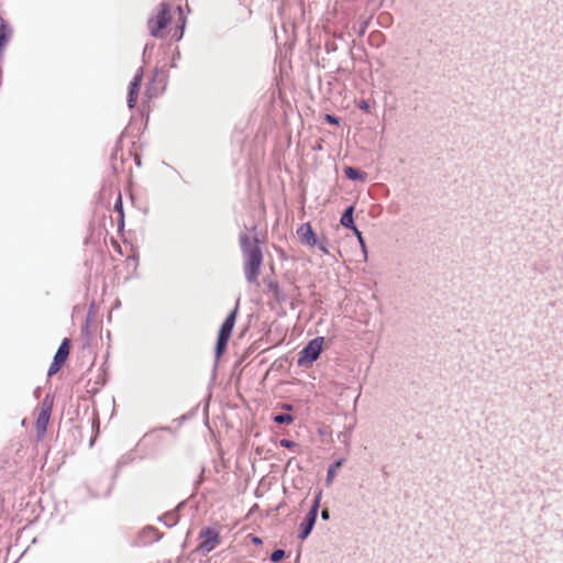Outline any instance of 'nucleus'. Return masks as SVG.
Here are the masks:
<instances>
[{"mask_svg":"<svg viewBox=\"0 0 563 563\" xmlns=\"http://www.w3.org/2000/svg\"><path fill=\"white\" fill-rule=\"evenodd\" d=\"M241 252L244 258L243 271L249 284L257 283L263 264V252L257 238H251L247 232L239 235Z\"/></svg>","mask_w":563,"mask_h":563,"instance_id":"obj_1","label":"nucleus"},{"mask_svg":"<svg viewBox=\"0 0 563 563\" xmlns=\"http://www.w3.org/2000/svg\"><path fill=\"white\" fill-rule=\"evenodd\" d=\"M161 442H162V437L159 434H156L155 432L146 433L137 442L134 450L122 455L118 460L117 467L121 468V467L130 464L131 462L134 461L136 454H137V457L141 460L157 457L159 454L157 446Z\"/></svg>","mask_w":563,"mask_h":563,"instance_id":"obj_2","label":"nucleus"},{"mask_svg":"<svg viewBox=\"0 0 563 563\" xmlns=\"http://www.w3.org/2000/svg\"><path fill=\"white\" fill-rule=\"evenodd\" d=\"M170 21H172L170 7L166 2H162L159 4L158 13L155 16L150 18L147 21L150 34L153 37H157V38L162 37L163 36L162 31L167 27V25L170 23Z\"/></svg>","mask_w":563,"mask_h":563,"instance_id":"obj_3","label":"nucleus"},{"mask_svg":"<svg viewBox=\"0 0 563 563\" xmlns=\"http://www.w3.org/2000/svg\"><path fill=\"white\" fill-rule=\"evenodd\" d=\"M323 343V336H316L310 340L298 354V366H309L314 363L320 357Z\"/></svg>","mask_w":563,"mask_h":563,"instance_id":"obj_4","label":"nucleus"},{"mask_svg":"<svg viewBox=\"0 0 563 563\" xmlns=\"http://www.w3.org/2000/svg\"><path fill=\"white\" fill-rule=\"evenodd\" d=\"M198 550L207 554L213 551L221 541L220 532L214 527H206L199 532Z\"/></svg>","mask_w":563,"mask_h":563,"instance_id":"obj_5","label":"nucleus"},{"mask_svg":"<svg viewBox=\"0 0 563 563\" xmlns=\"http://www.w3.org/2000/svg\"><path fill=\"white\" fill-rule=\"evenodd\" d=\"M167 82V73L161 67H155L153 76L146 88L147 95L151 98L161 96L166 90Z\"/></svg>","mask_w":563,"mask_h":563,"instance_id":"obj_6","label":"nucleus"},{"mask_svg":"<svg viewBox=\"0 0 563 563\" xmlns=\"http://www.w3.org/2000/svg\"><path fill=\"white\" fill-rule=\"evenodd\" d=\"M70 345H71V341L69 338H64L62 340V343L58 346V349L53 357V362L51 363V366L48 368V372H47L48 376L56 374L62 368V366L64 365V363L66 362V360L69 356Z\"/></svg>","mask_w":563,"mask_h":563,"instance_id":"obj_7","label":"nucleus"},{"mask_svg":"<svg viewBox=\"0 0 563 563\" xmlns=\"http://www.w3.org/2000/svg\"><path fill=\"white\" fill-rule=\"evenodd\" d=\"M263 284L266 286V292L269 294L277 303L283 305L287 302L288 295L282 288L278 280L269 277H264Z\"/></svg>","mask_w":563,"mask_h":563,"instance_id":"obj_8","label":"nucleus"},{"mask_svg":"<svg viewBox=\"0 0 563 563\" xmlns=\"http://www.w3.org/2000/svg\"><path fill=\"white\" fill-rule=\"evenodd\" d=\"M297 235L300 242L305 245L313 247L318 244V236L309 222L302 223L297 229Z\"/></svg>","mask_w":563,"mask_h":563,"instance_id":"obj_9","label":"nucleus"},{"mask_svg":"<svg viewBox=\"0 0 563 563\" xmlns=\"http://www.w3.org/2000/svg\"><path fill=\"white\" fill-rule=\"evenodd\" d=\"M318 515L312 511H308L303 520L299 525L297 538L301 541L306 540L312 532L316 525Z\"/></svg>","mask_w":563,"mask_h":563,"instance_id":"obj_10","label":"nucleus"},{"mask_svg":"<svg viewBox=\"0 0 563 563\" xmlns=\"http://www.w3.org/2000/svg\"><path fill=\"white\" fill-rule=\"evenodd\" d=\"M239 302L240 299H238L235 307L229 312L222 322L218 334L231 338L238 318Z\"/></svg>","mask_w":563,"mask_h":563,"instance_id":"obj_11","label":"nucleus"},{"mask_svg":"<svg viewBox=\"0 0 563 563\" xmlns=\"http://www.w3.org/2000/svg\"><path fill=\"white\" fill-rule=\"evenodd\" d=\"M184 505V501L179 503L175 509L166 511L165 514L159 516L158 521L162 522L167 528L175 527L180 519L179 509L183 508Z\"/></svg>","mask_w":563,"mask_h":563,"instance_id":"obj_12","label":"nucleus"},{"mask_svg":"<svg viewBox=\"0 0 563 563\" xmlns=\"http://www.w3.org/2000/svg\"><path fill=\"white\" fill-rule=\"evenodd\" d=\"M141 84L142 81L139 76H134L129 85L126 103L130 109H133L136 106Z\"/></svg>","mask_w":563,"mask_h":563,"instance_id":"obj_13","label":"nucleus"},{"mask_svg":"<svg viewBox=\"0 0 563 563\" xmlns=\"http://www.w3.org/2000/svg\"><path fill=\"white\" fill-rule=\"evenodd\" d=\"M354 206L351 205L346 207L340 218V223L345 229L351 230L352 232H357V227L354 221Z\"/></svg>","mask_w":563,"mask_h":563,"instance_id":"obj_14","label":"nucleus"},{"mask_svg":"<svg viewBox=\"0 0 563 563\" xmlns=\"http://www.w3.org/2000/svg\"><path fill=\"white\" fill-rule=\"evenodd\" d=\"M162 537H163V533H161L158 531V529L153 526H147V527L143 528L142 531L140 532L141 541L144 544L156 542V541L161 540Z\"/></svg>","mask_w":563,"mask_h":563,"instance_id":"obj_15","label":"nucleus"},{"mask_svg":"<svg viewBox=\"0 0 563 563\" xmlns=\"http://www.w3.org/2000/svg\"><path fill=\"white\" fill-rule=\"evenodd\" d=\"M12 27L11 25L1 19L0 21V56L3 54V51L5 48V45L10 41L12 36Z\"/></svg>","mask_w":563,"mask_h":563,"instance_id":"obj_16","label":"nucleus"},{"mask_svg":"<svg viewBox=\"0 0 563 563\" xmlns=\"http://www.w3.org/2000/svg\"><path fill=\"white\" fill-rule=\"evenodd\" d=\"M49 418V413L38 412L35 421V432L38 439H42L45 435Z\"/></svg>","mask_w":563,"mask_h":563,"instance_id":"obj_17","label":"nucleus"},{"mask_svg":"<svg viewBox=\"0 0 563 563\" xmlns=\"http://www.w3.org/2000/svg\"><path fill=\"white\" fill-rule=\"evenodd\" d=\"M343 172L345 177L353 181H364L367 178V174L365 172L353 166H345Z\"/></svg>","mask_w":563,"mask_h":563,"instance_id":"obj_18","label":"nucleus"},{"mask_svg":"<svg viewBox=\"0 0 563 563\" xmlns=\"http://www.w3.org/2000/svg\"><path fill=\"white\" fill-rule=\"evenodd\" d=\"M344 463V460L343 459H339L336 461H334L332 464L329 465L328 470H327V476H325V485L329 487L335 475H336V472L343 465Z\"/></svg>","mask_w":563,"mask_h":563,"instance_id":"obj_19","label":"nucleus"},{"mask_svg":"<svg viewBox=\"0 0 563 563\" xmlns=\"http://www.w3.org/2000/svg\"><path fill=\"white\" fill-rule=\"evenodd\" d=\"M229 340H230V338L218 334L216 346H214V355H216L217 360H219L222 356V354L225 352V350L228 347Z\"/></svg>","mask_w":563,"mask_h":563,"instance_id":"obj_20","label":"nucleus"},{"mask_svg":"<svg viewBox=\"0 0 563 563\" xmlns=\"http://www.w3.org/2000/svg\"><path fill=\"white\" fill-rule=\"evenodd\" d=\"M272 420L279 426L290 424L295 421V417L288 412L275 413L272 416Z\"/></svg>","mask_w":563,"mask_h":563,"instance_id":"obj_21","label":"nucleus"},{"mask_svg":"<svg viewBox=\"0 0 563 563\" xmlns=\"http://www.w3.org/2000/svg\"><path fill=\"white\" fill-rule=\"evenodd\" d=\"M113 210H114V212H117L119 214V228H123V225H124V212H123L122 196H121L120 192L118 194L117 200H115L114 206H113Z\"/></svg>","mask_w":563,"mask_h":563,"instance_id":"obj_22","label":"nucleus"},{"mask_svg":"<svg viewBox=\"0 0 563 563\" xmlns=\"http://www.w3.org/2000/svg\"><path fill=\"white\" fill-rule=\"evenodd\" d=\"M53 409V398L49 395H46L41 404L40 412H45L52 415Z\"/></svg>","mask_w":563,"mask_h":563,"instance_id":"obj_23","label":"nucleus"},{"mask_svg":"<svg viewBox=\"0 0 563 563\" xmlns=\"http://www.w3.org/2000/svg\"><path fill=\"white\" fill-rule=\"evenodd\" d=\"M321 497H322V490H319L314 494V497H313V500H312L309 511H312L313 514L318 515L319 509H320Z\"/></svg>","mask_w":563,"mask_h":563,"instance_id":"obj_24","label":"nucleus"},{"mask_svg":"<svg viewBox=\"0 0 563 563\" xmlns=\"http://www.w3.org/2000/svg\"><path fill=\"white\" fill-rule=\"evenodd\" d=\"M286 558V551L283 549H276L271 553L269 560L274 563H278Z\"/></svg>","mask_w":563,"mask_h":563,"instance_id":"obj_25","label":"nucleus"},{"mask_svg":"<svg viewBox=\"0 0 563 563\" xmlns=\"http://www.w3.org/2000/svg\"><path fill=\"white\" fill-rule=\"evenodd\" d=\"M180 24L177 25L174 34H173V38L175 41H180L184 36V31H185V19L184 18H180Z\"/></svg>","mask_w":563,"mask_h":563,"instance_id":"obj_26","label":"nucleus"},{"mask_svg":"<svg viewBox=\"0 0 563 563\" xmlns=\"http://www.w3.org/2000/svg\"><path fill=\"white\" fill-rule=\"evenodd\" d=\"M353 234L356 236L357 243H360L364 256H367V247L362 232L357 229V232H353Z\"/></svg>","mask_w":563,"mask_h":563,"instance_id":"obj_27","label":"nucleus"},{"mask_svg":"<svg viewBox=\"0 0 563 563\" xmlns=\"http://www.w3.org/2000/svg\"><path fill=\"white\" fill-rule=\"evenodd\" d=\"M107 383V374L106 372H103L102 374H99L95 384L98 385L97 387H95L92 389L93 393H97L99 390L100 387L104 386Z\"/></svg>","mask_w":563,"mask_h":563,"instance_id":"obj_28","label":"nucleus"},{"mask_svg":"<svg viewBox=\"0 0 563 563\" xmlns=\"http://www.w3.org/2000/svg\"><path fill=\"white\" fill-rule=\"evenodd\" d=\"M279 445L282 448H285V449H288V450H295L298 448V444L292 441V440H289V439H282L279 440Z\"/></svg>","mask_w":563,"mask_h":563,"instance_id":"obj_29","label":"nucleus"},{"mask_svg":"<svg viewBox=\"0 0 563 563\" xmlns=\"http://www.w3.org/2000/svg\"><path fill=\"white\" fill-rule=\"evenodd\" d=\"M324 121L331 125L340 124V118L332 113H327L324 117Z\"/></svg>","mask_w":563,"mask_h":563,"instance_id":"obj_30","label":"nucleus"},{"mask_svg":"<svg viewBox=\"0 0 563 563\" xmlns=\"http://www.w3.org/2000/svg\"><path fill=\"white\" fill-rule=\"evenodd\" d=\"M323 254H329L328 247H327V239L323 238L322 241L318 240V244L316 245Z\"/></svg>","mask_w":563,"mask_h":563,"instance_id":"obj_31","label":"nucleus"},{"mask_svg":"<svg viewBox=\"0 0 563 563\" xmlns=\"http://www.w3.org/2000/svg\"><path fill=\"white\" fill-rule=\"evenodd\" d=\"M180 58V52L178 49H175L172 56V63L170 67L176 68L177 67V60Z\"/></svg>","mask_w":563,"mask_h":563,"instance_id":"obj_32","label":"nucleus"},{"mask_svg":"<svg viewBox=\"0 0 563 563\" xmlns=\"http://www.w3.org/2000/svg\"><path fill=\"white\" fill-rule=\"evenodd\" d=\"M358 108L365 112H368L369 109H371V104H369V101L368 100H365V99H362L360 102H358Z\"/></svg>","mask_w":563,"mask_h":563,"instance_id":"obj_33","label":"nucleus"},{"mask_svg":"<svg viewBox=\"0 0 563 563\" xmlns=\"http://www.w3.org/2000/svg\"><path fill=\"white\" fill-rule=\"evenodd\" d=\"M111 488H112V484L109 485L103 492L95 493V494H92V496H95V497H107V496L110 495Z\"/></svg>","mask_w":563,"mask_h":563,"instance_id":"obj_34","label":"nucleus"},{"mask_svg":"<svg viewBox=\"0 0 563 563\" xmlns=\"http://www.w3.org/2000/svg\"><path fill=\"white\" fill-rule=\"evenodd\" d=\"M110 159H111V167H112L113 172L117 173V170H118V166H117V151L111 154Z\"/></svg>","mask_w":563,"mask_h":563,"instance_id":"obj_35","label":"nucleus"},{"mask_svg":"<svg viewBox=\"0 0 563 563\" xmlns=\"http://www.w3.org/2000/svg\"><path fill=\"white\" fill-rule=\"evenodd\" d=\"M89 327H90V321H89V318H87L85 324L81 327V332L87 336L89 335Z\"/></svg>","mask_w":563,"mask_h":563,"instance_id":"obj_36","label":"nucleus"},{"mask_svg":"<svg viewBox=\"0 0 563 563\" xmlns=\"http://www.w3.org/2000/svg\"><path fill=\"white\" fill-rule=\"evenodd\" d=\"M154 48V44H145L144 46V49H143V57H145L147 54H150Z\"/></svg>","mask_w":563,"mask_h":563,"instance_id":"obj_37","label":"nucleus"},{"mask_svg":"<svg viewBox=\"0 0 563 563\" xmlns=\"http://www.w3.org/2000/svg\"><path fill=\"white\" fill-rule=\"evenodd\" d=\"M321 519L324 521L330 519V511L328 508L321 510Z\"/></svg>","mask_w":563,"mask_h":563,"instance_id":"obj_38","label":"nucleus"},{"mask_svg":"<svg viewBox=\"0 0 563 563\" xmlns=\"http://www.w3.org/2000/svg\"><path fill=\"white\" fill-rule=\"evenodd\" d=\"M279 406L282 409H284L286 411H291L294 409V406L288 402H282Z\"/></svg>","mask_w":563,"mask_h":563,"instance_id":"obj_39","label":"nucleus"},{"mask_svg":"<svg viewBox=\"0 0 563 563\" xmlns=\"http://www.w3.org/2000/svg\"><path fill=\"white\" fill-rule=\"evenodd\" d=\"M250 537H251V540H252V542H253L254 544L260 545V544H262V543H263V541H262V539H261L260 537H257V536H253V534H251Z\"/></svg>","mask_w":563,"mask_h":563,"instance_id":"obj_40","label":"nucleus"},{"mask_svg":"<svg viewBox=\"0 0 563 563\" xmlns=\"http://www.w3.org/2000/svg\"><path fill=\"white\" fill-rule=\"evenodd\" d=\"M143 74H144L143 67H139L134 76H139L140 80L142 81Z\"/></svg>","mask_w":563,"mask_h":563,"instance_id":"obj_41","label":"nucleus"},{"mask_svg":"<svg viewBox=\"0 0 563 563\" xmlns=\"http://www.w3.org/2000/svg\"><path fill=\"white\" fill-rule=\"evenodd\" d=\"M34 396H35L36 398H40V396H41V388H40V387H37V388L34 390Z\"/></svg>","mask_w":563,"mask_h":563,"instance_id":"obj_42","label":"nucleus"},{"mask_svg":"<svg viewBox=\"0 0 563 563\" xmlns=\"http://www.w3.org/2000/svg\"><path fill=\"white\" fill-rule=\"evenodd\" d=\"M159 430L170 432V431H172V428H170V427H163V428H161Z\"/></svg>","mask_w":563,"mask_h":563,"instance_id":"obj_43","label":"nucleus"},{"mask_svg":"<svg viewBox=\"0 0 563 563\" xmlns=\"http://www.w3.org/2000/svg\"><path fill=\"white\" fill-rule=\"evenodd\" d=\"M135 164H136L137 166H140V165H141V159H140V157H137V156L135 157Z\"/></svg>","mask_w":563,"mask_h":563,"instance_id":"obj_44","label":"nucleus"}]
</instances>
